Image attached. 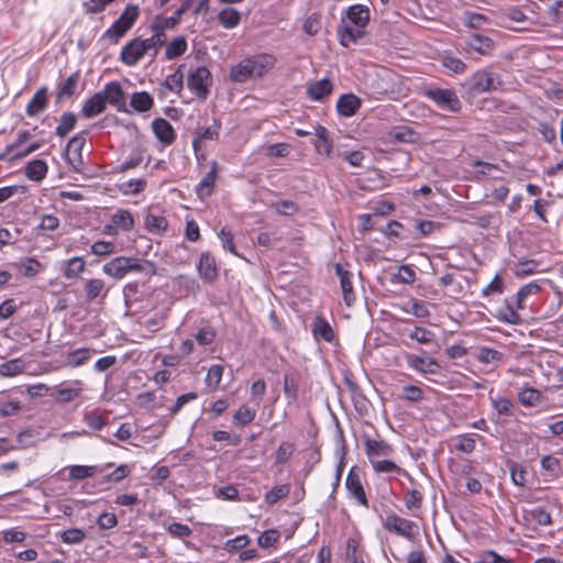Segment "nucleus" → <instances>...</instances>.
Listing matches in <instances>:
<instances>
[{"label":"nucleus","mask_w":563,"mask_h":563,"mask_svg":"<svg viewBox=\"0 0 563 563\" xmlns=\"http://www.w3.org/2000/svg\"><path fill=\"white\" fill-rule=\"evenodd\" d=\"M102 271L104 274L115 279H122L130 272L154 275L156 273V267L152 262L147 260L118 256L106 263L102 267Z\"/></svg>","instance_id":"nucleus-1"},{"label":"nucleus","mask_w":563,"mask_h":563,"mask_svg":"<svg viewBox=\"0 0 563 563\" xmlns=\"http://www.w3.org/2000/svg\"><path fill=\"white\" fill-rule=\"evenodd\" d=\"M212 81L210 70L206 66H200L189 73L187 86L199 100L203 101L210 92Z\"/></svg>","instance_id":"nucleus-2"},{"label":"nucleus","mask_w":563,"mask_h":563,"mask_svg":"<svg viewBox=\"0 0 563 563\" xmlns=\"http://www.w3.org/2000/svg\"><path fill=\"white\" fill-rule=\"evenodd\" d=\"M137 16V7H126L120 18L106 31L103 36L117 43L133 26Z\"/></svg>","instance_id":"nucleus-3"},{"label":"nucleus","mask_w":563,"mask_h":563,"mask_svg":"<svg viewBox=\"0 0 563 563\" xmlns=\"http://www.w3.org/2000/svg\"><path fill=\"white\" fill-rule=\"evenodd\" d=\"M383 527L387 531L394 532L409 541H413L418 533V525L415 521L402 518L394 512L385 518Z\"/></svg>","instance_id":"nucleus-4"},{"label":"nucleus","mask_w":563,"mask_h":563,"mask_svg":"<svg viewBox=\"0 0 563 563\" xmlns=\"http://www.w3.org/2000/svg\"><path fill=\"white\" fill-rule=\"evenodd\" d=\"M424 96L442 110L459 112L462 108L461 100L452 89L430 88L424 91Z\"/></svg>","instance_id":"nucleus-5"},{"label":"nucleus","mask_w":563,"mask_h":563,"mask_svg":"<svg viewBox=\"0 0 563 563\" xmlns=\"http://www.w3.org/2000/svg\"><path fill=\"white\" fill-rule=\"evenodd\" d=\"M86 144L85 133L81 132L75 136H73L65 148V156L68 161L69 165H71L75 172L80 170V166L82 165V155L81 151L84 145Z\"/></svg>","instance_id":"nucleus-6"},{"label":"nucleus","mask_w":563,"mask_h":563,"mask_svg":"<svg viewBox=\"0 0 563 563\" xmlns=\"http://www.w3.org/2000/svg\"><path fill=\"white\" fill-rule=\"evenodd\" d=\"M472 81V89L478 93L496 90L501 85L498 75L485 69L476 71Z\"/></svg>","instance_id":"nucleus-7"},{"label":"nucleus","mask_w":563,"mask_h":563,"mask_svg":"<svg viewBox=\"0 0 563 563\" xmlns=\"http://www.w3.org/2000/svg\"><path fill=\"white\" fill-rule=\"evenodd\" d=\"M405 360L410 368L421 374H438L441 369L440 364L432 357L405 353Z\"/></svg>","instance_id":"nucleus-8"},{"label":"nucleus","mask_w":563,"mask_h":563,"mask_svg":"<svg viewBox=\"0 0 563 563\" xmlns=\"http://www.w3.org/2000/svg\"><path fill=\"white\" fill-rule=\"evenodd\" d=\"M100 92L103 95L106 103L114 106L119 112H130L125 107L124 93L120 82L110 81Z\"/></svg>","instance_id":"nucleus-9"},{"label":"nucleus","mask_w":563,"mask_h":563,"mask_svg":"<svg viewBox=\"0 0 563 563\" xmlns=\"http://www.w3.org/2000/svg\"><path fill=\"white\" fill-rule=\"evenodd\" d=\"M147 54L142 40L134 38L126 43L121 51V60L128 66H134Z\"/></svg>","instance_id":"nucleus-10"},{"label":"nucleus","mask_w":563,"mask_h":563,"mask_svg":"<svg viewBox=\"0 0 563 563\" xmlns=\"http://www.w3.org/2000/svg\"><path fill=\"white\" fill-rule=\"evenodd\" d=\"M346 489L362 506L368 507V500L361 481V475L355 467H352L346 476Z\"/></svg>","instance_id":"nucleus-11"},{"label":"nucleus","mask_w":563,"mask_h":563,"mask_svg":"<svg viewBox=\"0 0 563 563\" xmlns=\"http://www.w3.org/2000/svg\"><path fill=\"white\" fill-rule=\"evenodd\" d=\"M465 44L467 48L483 56L492 55L493 51L495 49V42L490 37L479 33H472L467 37Z\"/></svg>","instance_id":"nucleus-12"},{"label":"nucleus","mask_w":563,"mask_h":563,"mask_svg":"<svg viewBox=\"0 0 563 563\" xmlns=\"http://www.w3.org/2000/svg\"><path fill=\"white\" fill-rule=\"evenodd\" d=\"M365 30L351 24L350 22L342 19L341 24L338 27V37L340 43L347 47L351 43H355L357 40L365 35Z\"/></svg>","instance_id":"nucleus-13"},{"label":"nucleus","mask_w":563,"mask_h":563,"mask_svg":"<svg viewBox=\"0 0 563 563\" xmlns=\"http://www.w3.org/2000/svg\"><path fill=\"white\" fill-rule=\"evenodd\" d=\"M222 123L219 119L213 118V124L207 128L197 129L192 139V147L196 154L200 151V142L205 140H218Z\"/></svg>","instance_id":"nucleus-14"},{"label":"nucleus","mask_w":563,"mask_h":563,"mask_svg":"<svg viewBox=\"0 0 563 563\" xmlns=\"http://www.w3.org/2000/svg\"><path fill=\"white\" fill-rule=\"evenodd\" d=\"M197 269L199 276L208 283H212L218 278L216 260L209 252L201 254Z\"/></svg>","instance_id":"nucleus-15"},{"label":"nucleus","mask_w":563,"mask_h":563,"mask_svg":"<svg viewBox=\"0 0 563 563\" xmlns=\"http://www.w3.org/2000/svg\"><path fill=\"white\" fill-rule=\"evenodd\" d=\"M393 448L384 441L366 439L365 441V453L371 463L378 461L380 457H387L391 455Z\"/></svg>","instance_id":"nucleus-16"},{"label":"nucleus","mask_w":563,"mask_h":563,"mask_svg":"<svg viewBox=\"0 0 563 563\" xmlns=\"http://www.w3.org/2000/svg\"><path fill=\"white\" fill-rule=\"evenodd\" d=\"M48 104V89L43 86L36 90L33 98L26 106L25 112L29 117H37Z\"/></svg>","instance_id":"nucleus-17"},{"label":"nucleus","mask_w":563,"mask_h":563,"mask_svg":"<svg viewBox=\"0 0 563 563\" xmlns=\"http://www.w3.org/2000/svg\"><path fill=\"white\" fill-rule=\"evenodd\" d=\"M151 27L154 34L151 37L142 41L147 51V54L154 57L157 55L159 48L166 43V30H161L157 27L156 19L153 20Z\"/></svg>","instance_id":"nucleus-18"},{"label":"nucleus","mask_w":563,"mask_h":563,"mask_svg":"<svg viewBox=\"0 0 563 563\" xmlns=\"http://www.w3.org/2000/svg\"><path fill=\"white\" fill-rule=\"evenodd\" d=\"M155 136L164 144L169 145L176 139V133L172 124L163 118L155 119L152 122Z\"/></svg>","instance_id":"nucleus-19"},{"label":"nucleus","mask_w":563,"mask_h":563,"mask_svg":"<svg viewBox=\"0 0 563 563\" xmlns=\"http://www.w3.org/2000/svg\"><path fill=\"white\" fill-rule=\"evenodd\" d=\"M333 85L330 79L323 78L311 82L307 87V96L314 101H322L332 93Z\"/></svg>","instance_id":"nucleus-20"},{"label":"nucleus","mask_w":563,"mask_h":563,"mask_svg":"<svg viewBox=\"0 0 563 563\" xmlns=\"http://www.w3.org/2000/svg\"><path fill=\"white\" fill-rule=\"evenodd\" d=\"M254 77H262L275 65V57L268 54H258L247 57Z\"/></svg>","instance_id":"nucleus-21"},{"label":"nucleus","mask_w":563,"mask_h":563,"mask_svg":"<svg viewBox=\"0 0 563 563\" xmlns=\"http://www.w3.org/2000/svg\"><path fill=\"white\" fill-rule=\"evenodd\" d=\"M345 21L365 30L369 22V9L362 4L351 5L346 11Z\"/></svg>","instance_id":"nucleus-22"},{"label":"nucleus","mask_w":563,"mask_h":563,"mask_svg":"<svg viewBox=\"0 0 563 563\" xmlns=\"http://www.w3.org/2000/svg\"><path fill=\"white\" fill-rule=\"evenodd\" d=\"M106 106L103 95L98 91L84 103L81 114L87 119L95 118L106 110Z\"/></svg>","instance_id":"nucleus-23"},{"label":"nucleus","mask_w":563,"mask_h":563,"mask_svg":"<svg viewBox=\"0 0 563 563\" xmlns=\"http://www.w3.org/2000/svg\"><path fill=\"white\" fill-rule=\"evenodd\" d=\"M336 275L340 277V285L343 292L344 301L351 306L355 301V294L351 282L352 274L345 271L340 264L335 265Z\"/></svg>","instance_id":"nucleus-24"},{"label":"nucleus","mask_w":563,"mask_h":563,"mask_svg":"<svg viewBox=\"0 0 563 563\" xmlns=\"http://www.w3.org/2000/svg\"><path fill=\"white\" fill-rule=\"evenodd\" d=\"M362 100L353 93H346L339 98L336 110L343 117H352L361 108Z\"/></svg>","instance_id":"nucleus-25"},{"label":"nucleus","mask_w":563,"mask_h":563,"mask_svg":"<svg viewBox=\"0 0 563 563\" xmlns=\"http://www.w3.org/2000/svg\"><path fill=\"white\" fill-rule=\"evenodd\" d=\"M195 0H184L181 5L169 18L156 16V25L161 30L173 29L180 20L181 15L191 7Z\"/></svg>","instance_id":"nucleus-26"},{"label":"nucleus","mask_w":563,"mask_h":563,"mask_svg":"<svg viewBox=\"0 0 563 563\" xmlns=\"http://www.w3.org/2000/svg\"><path fill=\"white\" fill-rule=\"evenodd\" d=\"M218 173V163L213 161L211 163V169L208 172L203 178L200 180V183L197 185V194L199 197H208L212 194L216 178Z\"/></svg>","instance_id":"nucleus-27"},{"label":"nucleus","mask_w":563,"mask_h":563,"mask_svg":"<svg viewBox=\"0 0 563 563\" xmlns=\"http://www.w3.org/2000/svg\"><path fill=\"white\" fill-rule=\"evenodd\" d=\"M85 297L87 302H92L97 297L103 294L107 295L106 284L102 279L91 278L85 280L84 284Z\"/></svg>","instance_id":"nucleus-28"},{"label":"nucleus","mask_w":563,"mask_h":563,"mask_svg":"<svg viewBox=\"0 0 563 563\" xmlns=\"http://www.w3.org/2000/svg\"><path fill=\"white\" fill-rule=\"evenodd\" d=\"M229 76L230 79L234 82H245L254 77L247 57L242 59L239 64L232 66Z\"/></svg>","instance_id":"nucleus-29"},{"label":"nucleus","mask_w":563,"mask_h":563,"mask_svg":"<svg viewBox=\"0 0 563 563\" xmlns=\"http://www.w3.org/2000/svg\"><path fill=\"white\" fill-rule=\"evenodd\" d=\"M312 333L316 338H320L325 342H332L334 339V332L330 323L322 317H316L312 327Z\"/></svg>","instance_id":"nucleus-30"},{"label":"nucleus","mask_w":563,"mask_h":563,"mask_svg":"<svg viewBox=\"0 0 563 563\" xmlns=\"http://www.w3.org/2000/svg\"><path fill=\"white\" fill-rule=\"evenodd\" d=\"M48 167L42 159H33L25 167V176L34 181H41L46 177Z\"/></svg>","instance_id":"nucleus-31"},{"label":"nucleus","mask_w":563,"mask_h":563,"mask_svg":"<svg viewBox=\"0 0 563 563\" xmlns=\"http://www.w3.org/2000/svg\"><path fill=\"white\" fill-rule=\"evenodd\" d=\"M154 99L146 91L134 92L131 96L130 106L137 112H145L152 109Z\"/></svg>","instance_id":"nucleus-32"},{"label":"nucleus","mask_w":563,"mask_h":563,"mask_svg":"<svg viewBox=\"0 0 563 563\" xmlns=\"http://www.w3.org/2000/svg\"><path fill=\"white\" fill-rule=\"evenodd\" d=\"M78 79H79V74L74 73L67 79H65L64 81H62L58 85V90H57V95H56L57 102H59L66 98H69L75 93L76 87L78 84Z\"/></svg>","instance_id":"nucleus-33"},{"label":"nucleus","mask_w":563,"mask_h":563,"mask_svg":"<svg viewBox=\"0 0 563 563\" xmlns=\"http://www.w3.org/2000/svg\"><path fill=\"white\" fill-rule=\"evenodd\" d=\"M299 377L296 374L284 375V394L289 404L295 402L298 398Z\"/></svg>","instance_id":"nucleus-34"},{"label":"nucleus","mask_w":563,"mask_h":563,"mask_svg":"<svg viewBox=\"0 0 563 563\" xmlns=\"http://www.w3.org/2000/svg\"><path fill=\"white\" fill-rule=\"evenodd\" d=\"M218 20L225 29H232L240 23L241 14L236 9L228 7L219 12Z\"/></svg>","instance_id":"nucleus-35"},{"label":"nucleus","mask_w":563,"mask_h":563,"mask_svg":"<svg viewBox=\"0 0 563 563\" xmlns=\"http://www.w3.org/2000/svg\"><path fill=\"white\" fill-rule=\"evenodd\" d=\"M187 49V41L184 36L173 38L167 45L165 56L167 59H174L181 56Z\"/></svg>","instance_id":"nucleus-36"},{"label":"nucleus","mask_w":563,"mask_h":563,"mask_svg":"<svg viewBox=\"0 0 563 563\" xmlns=\"http://www.w3.org/2000/svg\"><path fill=\"white\" fill-rule=\"evenodd\" d=\"M76 122L77 117L73 112L63 113L55 129V134L59 137H65L75 128Z\"/></svg>","instance_id":"nucleus-37"},{"label":"nucleus","mask_w":563,"mask_h":563,"mask_svg":"<svg viewBox=\"0 0 563 563\" xmlns=\"http://www.w3.org/2000/svg\"><path fill=\"white\" fill-rule=\"evenodd\" d=\"M316 135L321 142L320 144H316V150L329 157L332 153V142L329 139V131L322 125H317Z\"/></svg>","instance_id":"nucleus-38"},{"label":"nucleus","mask_w":563,"mask_h":563,"mask_svg":"<svg viewBox=\"0 0 563 563\" xmlns=\"http://www.w3.org/2000/svg\"><path fill=\"white\" fill-rule=\"evenodd\" d=\"M162 86L173 92L180 93L184 87V74L181 71V66H179L175 73L168 75Z\"/></svg>","instance_id":"nucleus-39"},{"label":"nucleus","mask_w":563,"mask_h":563,"mask_svg":"<svg viewBox=\"0 0 563 563\" xmlns=\"http://www.w3.org/2000/svg\"><path fill=\"white\" fill-rule=\"evenodd\" d=\"M440 286L442 287H451L450 296L453 298H457L463 294V286L460 282L456 280L455 275L452 273H448L443 275L439 280Z\"/></svg>","instance_id":"nucleus-40"},{"label":"nucleus","mask_w":563,"mask_h":563,"mask_svg":"<svg viewBox=\"0 0 563 563\" xmlns=\"http://www.w3.org/2000/svg\"><path fill=\"white\" fill-rule=\"evenodd\" d=\"M98 471L102 472L98 466L74 465L69 468V478L81 481L93 476Z\"/></svg>","instance_id":"nucleus-41"},{"label":"nucleus","mask_w":563,"mask_h":563,"mask_svg":"<svg viewBox=\"0 0 563 563\" xmlns=\"http://www.w3.org/2000/svg\"><path fill=\"white\" fill-rule=\"evenodd\" d=\"M85 269V262L82 257H73L66 262L64 276L68 279L77 278Z\"/></svg>","instance_id":"nucleus-42"},{"label":"nucleus","mask_w":563,"mask_h":563,"mask_svg":"<svg viewBox=\"0 0 563 563\" xmlns=\"http://www.w3.org/2000/svg\"><path fill=\"white\" fill-rule=\"evenodd\" d=\"M90 357L88 349H78L66 355V365L77 367L85 364Z\"/></svg>","instance_id":"nucleus-43"},{"label":"nucleus","mask_w":563,"mask_h":563,"mask_svg":"<svg viewBox=\"0 0 563 563\" xmlns=\"http://www.w3.org/2000/svg\"><path fill=\"white\" fill-rule=\"evenodd\" d=\"M112 222L124 231L134 228V220L128 210H118L112 217Z\"/></svg>","instance_id":"nucleus-44"},{"label":"nucleus","mask_w":563,"mask_h":563,"mask_svg":"<svg viewBox=\"0 0 563 563\" xmlns=\"http://www.w3.org/2000/svg\"><path fill=\"white\" fill-rule=\"evenodd\" d=\"M20 267L25 277H34L43 268L42 264L33 257L23 258L20 263Z\"/></svg>","instance_id":"nucleus-45"},{"label":"nucleus","mask_w":563,"mask_h":563,"mask_svg":"<svg viewBox=\"0 0 563 563\" xmlns=\"http://www.w3.org/2000/svg\"><path fill=\"white\" fill-rule=\"evenodd\" d=\"M401 398L407 401L418 402L424 398V391L419 386L406 385L401 388Z\"/></svg>","instance_id":"nucleus-46"},{"label":"nucleus","mask_w":563,"mask_h":563,"mask_svg":"<svg viewBox=\"0 0 563 563\" xmlns=\"http://www.w3.org/2000/svg\"><path fill=\"white\" fill-rule=\"evenodd\" d=\"M86 538V532L79 528L67 529L62 532L60 539L67 544H78Z\"/></svg>","instance_id":"nucleus-47"},{"label":"nucleus","mask_w":563,"mask_h":563,"mask_svg":"<svg viewBox=\"0 0 563 563\" xmlns=\"http://www.w3.org/2000/svg\"><path fill=\"white\" fill-rule=\"evenodd\" d=\"M289 492H290V488L288 485L274 486L269 492L266 493L265 501L268 505H274L282 498L287 497Z\"/></svg>","instance_id":"nucleus-48"},{"label":"nucleus","mask_w":563,"mask_h":563,"mask_svg":"<svg viewBox=\"0 0 563 563\" xmlns=\"http://www.w3.org/2000/svg\"><path fill=\"white\" fill-rule=\"evenodd\" d=\"M541 393L534 388H525L519 393V401L523 406H536L541 400Z\"/></svg>","instance_id":"nucleus-49"},{"label":"nucleus","mask_w":563,"mask_h":563,"mask_svg":"<svg viewBox=\"0 0 563 563\" xmlns=\"http://www.w3.org/2000/svg\"><path fill=\"white\" fill-rule=\"evenodd\" d=\"M490 402H492L493 408L498 413L507 415V416L512 415L514 402L509 398H506V397L493 398V397H490Z\"/></svg>","instance_id":"nucleus-50"},{"label":"nucleus","mask_w":563,"mask_h":563,"mask_svg":"<svg viewBox=\"0 0 563 563\" xmlns=\"http://www.w3.org/2000/svg\"><path fill=\"white\" fill-rule=\"evenodd\" d=\"M422 494L418 489H410L405 495V505L408 510H419L422 506Z\"/></svg>","instance_id":"nucleus-51"},{"label":"nucleus","mask_w":563,"mask_h":563,"mask_svg":"<svg viewBox=\"0 0 563 563\" xmlns=\"http://www.w3.org/2000/svg\"><path fill=\"white\" fill-rule=\"evenodd\" d=\"M374 471L377 473H397L400 474L404 472L401 467H399L396 463L389 460H378L373 461L371 463Z\"/></svg>","instance_id":"nucleus-52"},{"label":"nucleus","mask_w":563,"mask_h":563,"mask_svg":"<svg viewBox=\"0 0 563 563\" xmlns=\"http://www.w3.org/2000/svg\"><path fill=\"white\" fill-rule=\"evenodd\" d=\"M24 369L23 362L19 358L10 360L0 366V374L3 376H15Z\"/></svg>","instance_id":"nucleus-53"},{"label":"nucleus","mask_w":563,"mask_h":563,"mask_svg":"<svg viewBox=\"0 0 563 563\" xmlns=\"http://www.w3.org/2000/svg\"><path fill=\"white\" fill-rule=\"evenodd\" d=\"M222 375H223V367L221 365H218V364L211 365L210 368L208 369L207 377H206L207 385L209 387H211L212 389H216L222 379Z\"/></svg>","instance_id":"nucleus-54"},{"label":"nucleus","mask_w":563,"mask_h":563,"mask_svg":"<svg viewBox=\"0 0 563 563\" xmlns=\"http://www.w3.org/2000/svg\"><path fill=\"white\" fill-rule=\"evenodd\" d=\"M271 207L274 208L277 213L288 217L294 216L299 210L297 203L291 200L277 201L274 202Z\"/></svg>","instance_id":"nucleus-55"},{"label":"nucleus","mask_w":563,"mask_h":563,"mask_svg":"<svg viewBox=\"0 0 563 563\" xmlns=\"http://www.w3.org/2000/svg\"><path fill=\"white\" fill-rule=\"evenodd\" d=\"M409 338L421 344H428L433 341L434 334L426 328L416 327L412 331H410Z\"/></svg>","instance_id":"nucleus-56"},{"label":"nucleus","mask_w":563,"mask_h":563,"mask_svg":"<svg viewBox=\"0 0 563 563\" xmlns=\"http://www.w3.org/2000/svg\"><path fill=\"white\" fill-rule=\"evenodd\" d=\"M146 228L152 232H162L167 229V221L164 217L147 214L145 219Z\"/></svg>","instance_id":"nucleus-57"},{"label":"nucleus","mask_w":563,"mask_h":563,"mask_svg":"<svg viewBox=\"0 0 563 563\" xmlns=\"http://www.w3.org/2000/svg\"><path fill=\"white\" fill-rule=\"evenodd\" d=\"M256 411L252 408L242 406L239 408L236 413L234 415V422L246 426L251 423L255 418Z\"/></svg>","instance_id":"nucleus-58"},{"label":"nucleus","mask_w":563,"mask_h":563,"mask_svg":"<svg viewBox=\"0 0 563 563\" xmlns=\"http://www.w3.org/2000/svg\"><path fill=\"white\" fill-rule=\"evenodd\" d=\"M474 165L479 167V169L477 172L482 175L488 176L493 179L501 178V175H500L501 170L493 164L477 161V162H475Z\"/></svg>","instance_id":"nucleus-59"},{"label":"nucleus","mask_w":563,"mask_h":563,"mask_svg":"<svg viewBox=\"0 0 563 563\" xmlns=\"http://www.w3.org/2000/svg\"><path fill=\"white\" fill-rule=\"evenodd\" d=\"M501 357V352L489 347H482L478 353V360L485 364L499 362Z\"/></svg>","instance_id":"nucleus-60"},{"label":"nucleus","mask_w":563,"mask_h":563,"mask_svg":"<svg viewBox=\"0 0 563 563\" xmlns=\"http://www.w3.org/2000/svg\"><path fill=\"white\" fill-rule=\"evenodd\" d=\"M295 451L294 444L290 442H283L276 451V463H286Z\"/></svg>","instance_id":"nucleus-61"},{"label":"nucleus","mask_w":563,"mask_h":563,"mask_svg":"<svg viewBox=\"0 0 563 563\" xmlns=\"http://www.w3.org/2000/svg\"><path fill=\"white\" fill-rule=\"evenodd\" d=\"M216 335L213 328L205 327L197 332L195 339L200 345H209L214 341Z\"/></svg>","instance_id":"nucleus-62"},{"label":"nucleus","mask_w":563,"mask_h":563,"mask_svg":"<svg viewBox=\"0 0 563 563\" xmlns=\"http://www.w3.org/2000/svg\"><path fill=\"white\" fill-rule=\"evenodd\" d=\"M529 516L532 520L541 526H548L551 523V515L544 508L537 507L529 511Z\"/></svg>","instance_id":"nucleus-63"},{"label":"nucleus","mask_w":563,"mask_h":563,"mask_svg":"<svg viewBox=\"0 0 563 563\" xmlns=\"http://www.w3.org/2000/svg\"><path fill=\"white\" fill-rule=\"evenodd\" d=\"M475 563H511V561L495 551H484L478 555V560Z\"/></svg>","instance_id":"nucleus-64"}]
</instances>
